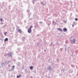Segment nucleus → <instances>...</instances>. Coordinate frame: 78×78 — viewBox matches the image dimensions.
I'll list each match as a JSON object with an SVG mask.
<instances>
[{
  "instance_id": "nucleus-1",
  "label": "nucleus",
  "mask_w": 78,
  "mask_h": 78,
  "mask_svg": "<svg viewBox=\"0 0 78 78\" xmlns=\"http://www.w3.org/2000/svg\"><path fill=\"white\" fill-rule=\"evenodd\" d=\"M33 28V26H31L30 27V28L28 29L27 31L29 33H31V28Z\"/></svg>"
},
{
  "instance_id": "nucleus-2",
  "label": "nucleus",
  "mask_w": 78,
  "mask_h": 78,
  "mask_svg": "<svg viewBox=\"0 0 78 78\" xmlns=\"http://www.w3.org/2000/svg\"><path fill=\"white\" fill-rule=\"evenodd\" d=\"M71 43L72 44H75V39H73V40H71Z\"/></svg>"
},
{
  "instance_id": "nucleus-3",
  "label": "nucleus",
  "mask_w": 78,
  "mask_h": 78,
  "mask_svg": "<svg viewBox=\"0 0 78 78\" xmlns=\"http://www.w3.org/2000/svg\"><path fill=\"white\" fill-rule=\"evenodd\" d=\"M57 30H58V31H61V32H62V29L57 28Z\"/></svg>"
},
{
  "instance_id": "nucleus-4",
  "label": "nucleus",
  "mask_w": 78,
  "mask_h": 78,
  "mask_svg": "<svg viewBox=\"0 0 78 78\" xmlns=\"http://www.w3.org/2000/svg\"><path fill=\"white\" fill-rule=\"evenodd\" d=\"M67 29H66V28H64L63 29V30L64 31V32H66V31H67Z\"/></svg>"
},
{
  "instance_id": "nucleus-5",
  "label": "nucleus",
  "mask_w": 78,
  "mask_h": 78,
  "mask_svg": "<svg viewBox=\"0 0 78 78\" xmlns=\"http://www.w3.org/2000/svg\"><path fill=\"white\" fill-rule=\"evenodd\" d=\"M18 31L19 33H22V31L21 30H18Z\"/></svg>"
},
{
  "instance_id": "nucleus-6",
  "label": "nucleus",
  "mask_w": 78,
  "mask_h": 78,
  "mask_svg": "<svg viewBox=\"0 0 78 78\" xmlns=\"http://www.w3.org/2000/svg\"><path fill=\"white\" fill-rule=\"evenodd\" d=\"M30 69L31 70H33V66H31L30 67Z\"/></svg>"
},
{
  "instance_id": "nucleus-7",
  "label": "nucleus",
  "mask_w": 78,
  "mask_h": 78,
  "mask_svg": "<svg viewBox=\"0 0 78 78\" xmlns=\"http://www.w3.org/2000/svg\"><path fill=\"white\" fill-rule=\"evenodd\" d=\"M8 41V39L7 38H6L5 40V41L6 42V41Z\"/></svg>"
},
{
  "instance_id": "nucleus-8",
  "label": "nucleus",
  "mask_w": 78,
  "mask_h": 78,
  "mask_svg": "<svg viewBox=\"0 0 78 78\" xmlns=\"http://www.w3.org/2000/svg\"><path fill=\"white\" fill-rule=\"evenodd\" d=\"M21 76V75H20L19 76H17V78H19V77H20V76Z\"/></svg>"
},
{
  "instance_id": "nucleus-9",
  "label": "nucleus",
  "mask_w": 78,
  "mask_h": 78,
  "mask_svg": "<svg viewBox=\"0 0 78 78\" xmlns=\"http://www.w3.org/2000/svg\"><path fill=\"white\" fill-rule=\"evenodd\" d=\"M12 56V55L10 54V55H9V56Z\"/></svg>"
},
{
  "instance_id": "nucleus-10",
  "label": "nucleus",
  "mask_w": 78,
  "mask_h": 78,
  "mask_svg": "<svg viewBox=\"0 0 78 78\" xmlns=\"http://www.w3.org/2000/svg\"><path fill=\"white\" fill-rule=\"evenodd\" d=\"M12 69H14V67H15V66H12Z\"/></svg>"
},
{
  "instance_id": "nucleus-11",
  "label": "nucleus",
  "mask_w": 78,
  "mask_h": 78,
  "mask_svg": "<svg viewBox=\"0 0 78 78\" xmlns=\"http://www.w3.org/2000/svg\"><path fill=\"white\" fill-rule=\"evenodd\" d=\"M1 21H3V19L1 18L0 19Z\"/></svg>"
},
{
  "instance_id": "nucleus-12",
  "label": "nucleus",
  "mask_w": 78,
  "mask_h": 78,
  "mask_svg": "<svg viewBox=\"0 0 78 78\" xmlns=\"http://www.w3.org/2000/svg\"><path fill=\"white\" fill-rule=\"evenodd\" d=\"M75 20H76V21H77V20H78V19L77 18H76Z\"/></svg>"
},
{
  "instance_id": "nucleus-13",
  "label": "nucleus",
  "mask_w": 78,
  "mask_h": 78,
  "mask_svg": "<svg viewBox=\"0 0 78 78\" xmlns=\"http://www.w3.org/2000/svg\"><path fill=\"white\" fill-rule=\"evenodd\" d=\"M43 2H42L41 3V4H42V5H43Z\"/></svg>"
},
{
  "instance_id": "nucleus-14",
  "label": "nucleus",
  "mask_w": 78,
  "mask_h": 78,
  "mask_svg": "<svg viewBox=\"0 0 78 78\" xmlns=\"http://www.w3.org/2000/svg\"><path fill=\"white\" fill-rule=\"evenodd\" d=\"M74 26V25H72V27H73V26Z\"/></svg>"
},
{
  "instance_id": "nucleus-15",
  "label": "nucleus",
  "mask_w": 78,
  "mask_h": 78,
  "mask_svg": "<svg viewBox=\"0 0 78 78\" xmlns=\"http://www.w3.org/2000/svg\"><path fill=\"white\" fill-rule=\"evenodd\" d=\"M6 33H5V35H6Z\"/></svg>"
},
{
  "instance_id": "nucleus-16",
  "label": "nucleus",
  "mask_w": 78,
  "mask_h": 78,
  "mask_svg": "<svg viewBox=\"0 0 78 78\" xmlns=\"http://www.w3.org/2000/svg\"><path fill=\"white\" fill-rule=\"evenodd\" d=\"M8 55H9V54H8Z\"/></svg>"
},
{
  "instance_id": "nucleus-17",
  "label": "nucleus",
  "mask_w": 78,
  "mask_h": 78,
  "mask_svg": "<svg viewBox=\"0 0 78 78\" xmlns=\"http://www.w3.org/2000/svg\"><path fill=\"white\" fill-rule=\"evenodd\" d=\"M2 23V24H3V23Z\"/></svg>"
},
{
  "instance_id": "nucleus-18",
  "label": "nucleus",
  "mask_w": 78,
  "mask_h": 78,
  "mask_svg": "<svg viewBox=\"0 0 78 78\" xmlns=\"http://www.w3.org/2000/svg\"><path fill=\"white\" fill-rule=\"evenodd\" d=\"M51 68H50V70H51Z\"/></svg>"
}]
</instances>
